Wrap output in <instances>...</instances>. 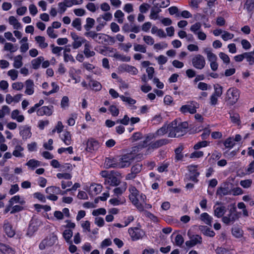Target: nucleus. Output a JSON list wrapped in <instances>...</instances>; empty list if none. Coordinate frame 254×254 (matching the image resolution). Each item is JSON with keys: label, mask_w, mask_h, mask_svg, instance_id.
I'll return each instance as SVG.
<instances>
[{"label": "nucleus", "mask_w": 254, "mask_h": 254, "mask_svg": "<svg viewBox=\"0 0 254 254\" xmlns=\"http://www.w3.org/2000/svg\"><path fill=\"white\" fill-rule=\"evenodd\" d=\"M128 191L129 192V199L139 211L142 212L144 210L145 208H151L150 204L146 203V195L143 193L140 192L134 186L130 185Z\"/></svg>", "instance_id": "nucleus-1"}, {"label": "nucleus", "mask_w": 254, "mask_h": 254, "mask_svg": "<svg viewBox=\"0 0 254 254\" xmlns=\"http://www.w3.org/2000/svg\"><path fill=\"white\" fill-rule=\"evenodd\" d=\"M188 128V123L186 122L180 123L178 125L177 122L173 121L169 125L168 136L170 137H179L186 133Z\"/></svg>", "instance_id": "nucleus-2"}, {"label": "nucleus", "mask_w": 254, "mask_h": 254, "mask_svg": "<svg viewBox=\"0 0 254 254\" xmlns=\"http://www.w3.org/2000/svg\"><path fill=\"white\" fill-rule=\"evenodd\" d=\"M240 91L236 88H230L226 92L225 100L230 105H234L240 97Z\"/></svg>", "instance_id": "nucleus-3"}, {"label": "nucleus", "mask_w": 254, "mask_h": 254, "mask_svg": "<svg viewBox=\"0 0 254 254\" xmlns=\"http://www.w3.org/2000/svg\"><path fill=\"white\" fill-rule=\"evenodd\" d=\"M135 159L134 155L127 153L122 156L119 160L118 168H124L129 167Z\"/></svg>", "instance_id": "nucleus-4"}, {"label": "nucleus", "mask_w": 254, "mask_h": 254, "mask_svg": "<svg viewBox=\"0 0 254 254\" xmlns=\"http://www.w3.org/2000/svg\"><path fill=\"white\" fill-rule=\"evenodd\" d=\"M188 236L190 240L186 242L185 244L187 247L191 248L197 244H200L202 243V237L200 235H192L190 231H188Z\"/></svg>", "instance_id": "nucleus-5"}, {"label": "nucleus", "mask_w": 254, "mask_h": 254, "mask_svg": "<svg viewBox=\"0 0 254 254\" xmlns=\"http://www.w3.org/2000/svg\"><path fill=\"white\" fill-rule=\"evenodd\" d=\"M191 61L193 66L197 69H203L205 67L206 64V61L204 57L200 54L195 55L192 59Z\"/></svg>", "instance_id": "nucleus-6"}, {"label": "nucleus", "mask_w": 254, "mask_h": 254, "mask_svg": "<svg viewBox=\"0 0 254 254\" xmlns=\"http://www.w3.org/2000/svg\"><path fill=\"white\" fill-rule=\"evenodd\" d=\"M58 237L54 234H52L49 237L43 240L39 245V249L44 250L47 247L54 245L57 241Z\"/></svg>", "instance_id": "nucleus-7"}, {"label": "nucleus", "mask_w": 254, "mask_h": 254, "mask_svg": "<svg viewBox=\"0 0 254 254\" xmlns=\"http://www.w3.org/2000/svg\"><path fill=\"white\" fill-rule=\"evenodd\" d=\"M128 232L132 241H137L142 239L145 234L142 230L137 227L130 228L128 229Z\"/></svg>", "instance_id": "nucleus-8"}, {"label": "nucleus", "mask_w": 254, "mask_h": 254, "mask_svg": "<svg viewBox=\"0 0 254 254\" xmlns=\"http://www.w3.org/2000/svg\"><path fill=\"white\" fill-rule=\"evenodd\" d=\"M2 228L4 232L7 237L12 238L15 235V230L9 220L5 219L4 220Z\"/></svg>", "instance_id": "nucleus-9"}, {"label": "nucleus", "mask_w": 254, "mask_h": 254, "mask_svg": "<svg viewBox=\"0 0 254 254\" xmlns=\"http://www.w3.org/2000/svg\"><path fill=\"white\" fill-rule=\"evenodd\" d=\"M168 143V140L167 139H161L150 143L147 150V154H148L150 150L157 149L164 145L167 144Z\"/></svg>", "instance_id": "nucleus-10"}, {"label": "nucleus", "mask_w": 254, "mask_h": 254, "mask_svg": "<svg viewBox=\"0 0 254 254\" xmlns=\"http://www.w3.org/2000/svg\"><path fill=\"white\" fill-rule=\"evenodd\" d=\"M54 107L52 105L43 106L37 110V115L39 116L44 115L50 116L52 115Z\"/></svg>", "instance_id": "nucleus-11"}, {"label": "nucleus", "mask_w": 254, "mask_h": 254, "mask_svg": "<svg viewBox=\"0 0 254 254\" xmlns=\"http://www.w3.org/2000/svg\"><path fill=\"white\" fill-rule=\"evenodd\" d=\"M220 203L217 202L216 204L213 206L214 215L218 218L223 217L224 214L226 212V208L224 206H217L216 205L219 204Z\"/></svg>", "instance_id": "nucleus-12"}, {"label": "nucleus", "mask_w": 254, "mask_h": 254, "mask_svg": "<svg viewBox=\"0 0 254 254\" xmlns=\"http://www.w3.org/2000/svg\"><path fill=\"white\" fill-rule=\"evenodd\" d=\"M100 147V144L98 141L93 138H90L87 142L86 150L89 152L97 150Z\"/></svg>", "instance_id": "nucleus-13"}, {"label": "nucleus", "mask_w": 254, "mask_h": 254, "mask_svg": "<svg viewBox=\"0 0 254 254\" xmlns=\"http://www.w3.org/2000/svg\"><path fill=\"white\" fill-rule=\"evenodd\" d=\"M19 134L22 136L23 139L26 140L31 137L32 133L31 128L27 126L21 127L20 128Z\"/></svg>", "instance_id": "nucleus-14"}, {"label": "nucleus", "mask_w": 254, "mask_h": 254, "mask_svg": "<svg viewBox=\"0 0 254 254\" xmlns=\"http://www.w3.org/2000/svg\"><path fill=\"white\" fill-rule=\"evenodd\" d=\"M238 214L228 213L226 216H223L222 218V222L226 225L233 224L238 219Z\"/></svg>", "instance_id": "nucleus-15"}, {"label": "nucleus", "mask_w": 254, "mask_h": 254, "mask_svg": "<svg viewBox=\"0 0 254 254\" xmlns=\"http://www.w3.org/2000/svg\"><path fill=\"white\" fill-rule=\"evenodd\" d=\"M119 160L114 158H106L105 161V166L107 168H119Z\"/></svg>", "instance_id": "nucleus-16"}, {"label": "nucleus", "mask_w": 254, "mask_h": 254, "mask_svg": "<svg viewBox=\"0 0 254 254\" xmlns=\"http://www.w3.org/2000/svg\"><path fill=\"white\" fill-rule=\"evenodd\" d=\"M25 93L28 95H32L34 92V84L31 79H27L25 82Z\"/></svg>", "instance_id": "nucleus-17"}, {"label": "nucleus", "mask_w": 254, "mask_h": 254, "mask_svg": "<svg viewBox=\"0 0 254 254\" xmlns=\"http://www.w3.org/2000/svg\"><path fill=\"white\" fill-rule=\"evenodd\" d=\"M120 181L117 178V177L110 175L105 179L104 184L105 185L112 186H117L120 184Z\"/></svg>", "instance_id": "nucleus-18"}, {"label": "nucleus", "mask_w": 254, "mask_h": 254, "mask_svg": "<svg viewBox=\"0 0 254 254\" xmlns=\"http://www.w3.org/2000/svg\"><path fill=\"white\" fill-rule=\"evenodd\" d=\"M197 166L195 165H191L189 167L190 171L191 172L189 180L191 181L194 183H197L198 182L197 178L199 175V173L195 171V168Z\"/></svg>", "instance_id": "nucleus-19"}, {"label": "nucleus", "mask_w": 254, "mask_h": 254, "mask_svg": "<svg viewBox=\"0 0 254 254\" xmlns=\"http://www.w3.org/2000/svg\"><path fill=\"white\" fill-rule=\"evenodd\" d=\"M180 111L184 114L190 113L191 114H194L196 112V108L194 104L192 106L190 105H183L180 108Z\"/></svg>", "instance_id": "nucleus-20"}, {"label": "nucleus", "mask_w": 254, "mask_h": 254, "mask_svg": "<svg viewBox=\"0 0 254 254\" xmlns=\"http://www.w3.org/2000/svg\"><path fill=\"white\" fill-rule=\"evenodd\" d=\"M200 219L205 224L211 226L213 218L206 212L202 213L200 214Z\"/></svg>", "instance_id": "nucleus-21"}, {"label": "nucleus", "mask_w": 254, "mask_h": 254, "mask_svg": "<svg viewBox=\"0 0 254 254\" xmlns=\"http://www.w3.org/2000/svg\"><path fill=\"white\" fill-rule=\"evenodd\" d=\"M126 202V199L123 196H115L109 200V202L114 205L117 206L123 204Z\"/></svg>", "instance_id": "nucleus-22"}, {"label": "nucleus", "mask_w": 254, "mask_h": 254, "mask_svg": "<svg viewBox=\"0 0 254 254\" xmlns=\"http://www.w3.org/2000/svg\"><path fill=\"white\" fill-rule=\"evenodd\" d=\"M199 230L205 236L213 237L215 235V232L206 226L200 225Z\"/></svg>", "instance_id": "nucleus-23"}, {"label": "nucleus", "mask_w": 254, "mask_h": 254, "mask_svg": "<svg viewBox=\"0 0 254 254\" xmlns=\"http://www.w3.org/2000/svg\"><path fill=\"white\" fill-rule=\"evenodd\" d=\"M203 51L204 53L206 55L207 60L209 62L217 61V56L212 52L210 48H204Z\"/></svg>", "instance_id": "nucleus-24"}, {"label": "nucleus", "mask_w": 254, "mask_h": 254, "mask_svg": "<svg viewBox=\"0 0 254 254\" xmlns=\"http://www.w3.org/2000/svg\"><path fill=\"white\" fill-rule=\"evenodd\" d=\"M121 67L125 71L132 75H136L138 72V69L135 67L130 65L125 64L122 65Z\"/></svg>", "instance_id": "nucleus-25"}, {"label": "nucleus", "mask_w": 254, "mask_h": 254, "mask_svg": "<svg viewBox=\"0 0 254 254\" xmlns=\"http://www.w3.org/2000/svg\"><path fill=\"white\" fill-rule=\"evenodd\" d=\"M44 60V58L42 56L38 57L37 58H35L31 61V65L32 67L34 69H38L40 65L42 63Z\"/></svg>", "instance_id": "nucleus-26"}, {"label": "nucleus", "mask_w": 254, "mask_h": 254, "mask_svg": "<svg viewBox=\"0 0 254 254\" xmlns=\"http://www.w3.org/2000/svg\"><path fill=\"white\" fill-rule=\"evenodd\" d=\"M88 78H90L88 85L93 90L95 91H100L101 89L102 85L99 82L94 80V79L90 78L89 77H88Z\"/></svg>", "instance_id": "nucleus-27"}, {"label": "nucleus", "mask_w": 254, "mask_h": 254, "mask_svg": "<svg viewBox=\"0 0 254 254\" xmlns=\"http://www.w3.org/2000/svg\"><path fill=\"white\" fill-rule=\"evenodd\" d=\"M91 45L88 42H86L84 45V49L83 51L84 54L87 58L93 57L95 55V53L93 51L90 50Z\"/></svg>", "instance_id": "nucleus-28"}, {"label": "nucleus", "mask_w": 254, "mask_h": 254, "mask_svg": "<svg viewBox=\"0 0 254 254\" xmlns=\"http://www.w3.org/2000/svg\"><path fill=\"white\" fill-rule=\"evenodd\" d=\"M61 138L66 145H69L71 143V136L69 131H64L61 136Z\"/></svg>", "instance_id": "nucleus-29"}, {"label": "nucleus", "mask_w": 254, "mask_h": 254, "mask_svg": "<svg viewBox=\"0 0 254 254\" xmlns=\"http://www.w3.org/2000/svg\"><path fill=\"white\" fill-rule=\"evenodd\" d=\"M45 191L48 194H60L61 192V189L56 186H50L47 187Z\"/></svg>", "instance_id": "nucleus-30"}, {"label": "nucleus", "mask_w": 254, "mask_h": 254, "mask_svg": "<svg viewBox=\"0 0 254 254\" xmlns=\"http://www.w3.org/2000/svg\"><path fill=\"white\" fill-rule=\"evenodd\" d=\"M9 23L13 26L15 29H19L22 28L21 24L18 20L13 16H10L8 18Z\"/></svg>", "instance_id": "nucleus-31"}, {"label": "nucleus", "mask_w": 254, "mask_h": 254, "mask_svg": "<svg viewBox=\"0 0 254 254\" xmlns=\"http://www.w3.org/2000/svg\"><path fill=\"white\" fill-rule=\"evenodd\" d=\"M0 252L2 254H14V251L8 246L0 243Z\"/></svg>", "instance_id": "nucleus-32"}, {"label": "nucleus", "mask_w": 254, "mask_h": 254, "mask_svg": "<svg viewBox=\"0 0 254 254\" xmlns=\"http://www.w3.org/2000/svg\"><path fill=\"white\" fill-rule=\"evenodd\" d=\"M29 168L34 170L37 167L41 165L40 162L35 159H30L25 164Z\"/></svg>", "instance_id": "nucleus-33"}, {"label": "nucleus", "mask_w": 254, "mask_h": 254, "mask_svg": "<svg viewBox=\"0 0 254 254\" xmlns=\"http://www.w3.org/2000/svg\"><path fill=\"white\" fill-rule=\"evenodd\" d=\"M161 9L157 6L156 5L155 6H153L151 9L150 14L149 16L150 19L154 20L158 19V14L161 12Z\"/></svg>", "instance_id": "nucleus-34"}, {"label": "nucleus", "mask_w": 254, "mask_h": 254, "mask_svg": "<svg viewBox=\"0 0 254 254\" xmlns=\"http://www.w3.org/2000/svg\"><path fill=\"white\" fill-rule=\"evenodd\" d=\"M73 232L72 231L69 229L65 230L63 233V236L65 241L69 244H72L71 238L72 237Z\"/></svg>", "instance_id": "nucleus-35"}, {"label": "nucleus", "mask_w": 254, "mask_h": 254, "mask_svg": "<svg viewBox=\"0 0 254 254\" xmlns=\"http://www.w3.org/2000/svg\"><path fill=\"white\" fill-rule=\"evenodd\" d=\"M18 50L17 45H14L11 43L6 42L4 44L3 50L9 51L10 53H14Z\"/></svg>", "instance_id": "nucleus-36"}, {"label": "nucleus", "mask_w": 254, "mask_h": 254, "mask_svg": "<svg viewBox=\"0 0 254 254\" xmlns=\"http://www.w3.org/2000/svg\"><path fill=\"white\" fill-rule=\"evenodd\" d=\"M23 150V147L20 145L17 144L15 146L14 150L12 152V154L16 157H22L23 156L22 153Z\"/></svg>", "instance_id": "nucleus-37"}, {"label": "nucleus", "mask_w": 254, "mask_h": 254, "mask_svg": "<svg viewBox=\"0 0 254 254\" xmlns=\"http://www.w3.org/2000/svg\"><path fill=\"white\" fill-rule=\"evenodd\" d=\"M232 234L235 238H240L243 237L244 232L240 228L235 227L232 229Z\"/></svg>", "instance_id": "nucleus-38"}, {"label": "nucleus", "mask_w": 254, "mask_h": 254, "mask_svg": "<svg viewBox=\"0 0 254 254\" xmlns=\"http://www.w3.org/2000/svg\"><path fill=\"white\" fill-rule=\"evenodd\" d=\"M35 39L41 48L44 49L48 47V44L45 42V38L44 37L37 36L35 37Z\"/></svg>", "instance_id": "nucleus-39"}, {"label": "nucleus", "mask_w": 254, "mask_h": 254, "mask_svg": "<svg viewBox=\"0 0 254 254\" xmlns=\"http://www.w3.org/2000/svg\"><path fill=\"white\" fill-rule=\"evenodd\" d=\"M216 193L221 196L230 194L231 193V190L228 187H221L217 189Z\"/></svg>", "instance_id": "nucleus-40"}, {"label": "nucleus", "mask_w": 254, "mask_h": 254, "mask_svg": "<svg viewBox=\"0 0 254 254\" xmlns=\"http://www.w3.org/2000/svg\"><path fill=\"white\" fill-rule=\"evenodd\" d=\"M22 57L21 55H18L14 58V63L13 66L16 68H20L22 65Z\"/></svg>", "instance_id": "nucleus-41"}, {"label": "nucleus", "mask_w": 254, "mask_h": 254, "mask_svg": "<svg viewBox=\"0 0 254 254\" xmlns=\"http://www.w3.org/2000/svg\"><path fill=\"white\" fill-rule=\"evenodd\" d=\"M113 57L115 58L118 59L119 60L124 62H129L131 59L130 57L127 56L126 55H122L118 53H116L114 55Z\"/></svg>", "instance_id": "nucleus-42"}, {"label": "nucleus", "mask_w": 254, "mask_h": 254, "mask_svg": "<svg viewBox=\"0 0 254 254\" xmlns=\"http://www.w3.org/2000/svg\"><path fill=\"white\" fill-rule=\"evenodd\" d=\"M86 23L84 25V27L87 31H89L93 27L95 24V20L93 18L88 17L86 18Z\"/></svg>", "instance_id": "nucleus-43"}, {"label": "nucleus", "mask_w": 254, "mask_h": 254, "mask_svg": "<svg viewBox=\"0 0 254 254\" xmlns=\"http://www.w3.org/2000/svg\"><path fill=\"white\" fill-rule=\"evenodd\" d=\"M107 35L104 33H99L98 34L96 42L99 44H107V40L106 39Z\"/></svg>", "instance_id": "nucleus-44"}, {"label": "nucleus", "mask_w": 254, "mask_h": 254, "mask_svg": "<svg viewBox=\"0 0 254 254\" xmlns=\"http://www.w3.org/2000/svg\"><path fill=\"white\" fill-rule=\"evenodd\" d=\"M127 184L125 183L124 187H118L114 189L113 192L114 193L115 196H122V194L126 191L127 187Z\"/></svg>", "instance_id": "nucleus-45"}, {"label": "nucleus", "mask_w": 254, "mask_h": 254, "mask_svg": "<svg viewBox=\"0 0 254 254\" xmlns=\"http://www.w3.org/2000/svg\"><path fill=\"white\" fill-rule=\"evenodd\" d=\"M154 4L158 7H166L170 4V1L169 0H155Z\"/></svg>", "instance_id": "nucleus-46"}, {"label": "nucleus", "mask_w": 254, "mask_h": 254, "mask_svg": "<svg viewBox=\"0 0 254 254\" xmlns=\"http://www.w3.org/2000/svg\"><path fill=\"white\" fill-rule=\"evenodd\" d=\"M201 24L200 22H196L190 27V31L194 35L201 30Z\"/></svg>", "instance_id": "nucleus-47"}, {"label": "nucleus", "mask_w": 254, "mask_h": 254, "mask_svg": "<svg viewBox=\"0 0 254 254\" xmlns=\"http://www.w3.org/2000/svg\"><path fill=\"white\" fill-rule=\"evenodd\" d=\"M125 14L121 10H117L114 13V16L117 19L119 23H123Z\"/></svg>", "instance_id": "nucleus-48"}, {"label": "nucleus", "mask_w": 254, "mask_h": 254, "mask_svg": "<svg viewBox=\"0 0 254 254\" xmlns=\"http://www.w3.org/2000/svg\"><path fill=\"white\" fill-rule=\"evenodd\" d=\"M87 42L86 40L83 37H81V39L76 40L73 42L72 45L74 49L79 48L82 44Z\"/></svg>", "instance_id": "nucleus-49"}, {"label": "nucleus", "mask_w": 254, "mask_h": 254, "mask_svg": "<svg viewBox=\"0 0 254 254\" xmlns=\"http://www.w3.org/2000/svg\"><path fill=\"white\" fill-rule=\"evenodd\" d=\"M133 49L135 52H139L142 53L146 52V47L144 45L134 44Z\"/></svg>", "instance_id": "nucleus-50"}, {"label": "nucleus", "mask_w": 254, "mask_h": 254, "mask_svg": "<svg viewBox=\"0 0 254 254\" xmlns=\"http://www.w3.org/2000/svg\"><path fill=\"white\" fill-rule=\"evenodd\" d=\"M244 8L246 9L248 12H251L254 9V0H247Z\"/></svg>", "instance_id": "nucleus-51"}, {"label": "nucleus", "mask_w": 254, "mask_h": 254, "mask_svg": "<svg viewBox=\"0 0 254 254\" xmlns=\"http://www.w3.org/2000/svg\"><path fill=\"white\" fill-rule=\"evenodd\" d=\"M120 98L123 102L127 103L129 105H133L136 103L135 100L130 98V97H126L124 95H121L120 96Z\"/></svg>", "instance_id": "nucleus-52"}, {"label": "nucleus", "mask_w": 254, "mask_h": 254, "mask_svg": "<svg viewBox=\"0 0 254 254\" xmlns=\"http://www.w3.org/2000/svg\"><path fill=\"white\" fill-rule=\"evenodd\" d=\"M214 92L212 94L215 96L220 97L223 93V87L220 85L217 84L214 85Z\"/></svg>", "instance_id": "nucleus-53"}, {"label": "nucleus", "mask_w": 254, "mask_h": 254, "mask_svg": "<svg viewBox=\"0 0 254 254\" xmlns=\"http://www.w3.org/2000/svg\"><path fill=\"white\" fill-rule=\"evenodd\" d=\"M209 142L204 140L202 141H199L197 142L196 144H195L193 146V149L195 150H198L199 149L202 148V147H205L209 145Z\"/></svg>", "instance_id": "nucleus-54"}, {"label": "nucleus", "mask_w": 254, "mask_h": 254, "mask_svg": "<svg viewBox=\"0 0 254 254\" xmlns=\"http://www.w3.org/2000/svg\"><path fill=\"white\" fill-rule=\"evenodd\" d=\"M72 26L78 31L81 30V20L79 18H76L72 22Z\"/></svg>", "instance_id": "nucleus-55"}, {"label": "nucleus", "mask_w": 254, "mask_h": 254, "mask_svg": "<svg viewBox=\"0 0 254 254\" xmlns=\"http://www.w3.org/2000/svg\"><path fill=\"white\" fill-rule=\"evenodd\" d=\"M98 33H96L94 31H86L84 33V35L87 37V38H91L93 39L95 42H96V40L97 39V36H98Z\"/></svg>", "instance_id": "nucleus-56"}, {"label": "nucleus", "mask_w": 254, "mask_h": 254, "mask_svg": "<svg viewBox=\"0 0 254 254\" xmlns=\"http://www.w3.org/2000/svg\"><path fill=\"white\" fill-rule=\"evenodd\" d=\"M10 111L9 107L6 105H3L1 109L0 110V119L3 118L5 115L9 114Z\"/></svg>", "instance_id": "nucleus-57"}, {"label": "nucleus", "mask_w": 254, "mask_h": 254, "mask_svg": "<svg viewBox=\"0 0 254 254\" xmlns=\"http://www.w3.org/2000/svg\"><path fill=\"white\" fill-rule=\"evenodd\" d=\"M245 59H246L250 64L252 65L254 64V57L253 56L252 52L245 53Z\"/></svg>", "instance_id": "nucleus-58"}, {"label": "nucleus", "mask_w": 254, "mask_h": 254, "mask_svg": "<svg viewBox=\"0 0 254 254\" xmlns=\"http://www.w3.org/2000/svg\"><path fill=\"white\" fill-rule=\"evenodd\" d=\"M230 119L232 123L240 125L241 124L240 117L238 114L235 113L230 115Z\"/></svg>", "instance_id": "nucleus-59"}, {"label": "nucleus", "mask_w": 254, "mask_h": 254, "mask_svg": "<svg viewBox=\"0 0 254 254\" xmlns=\"http://www.w3.org/2000/svg\"><path fill=\"white\" fill-rule=\"evenodd\" d=\"M234 36V35L233 34L226 31H223L221 35V38L224 41H226L228 40L232 39Z\"/></svg>", "instance_id": "nucleus-60"}, {"label": "nucleus", "mask_w": 254, "mask_h": 254, "mask_svg": "<svg viewBox=\"0 0 254 254\" xmlns=\"http://www.w3.org/2000/svg\"><path fill=\"white\" fill-rule=\"evenodd\" d=\"M169 125L167 127L166 126H163L162 127L157 130L156 131V134L159 136L163 135L168 131L169 132Z\"/></svg>", "instance_id": "nucleus-61"}, {"label": "nucleus", "mask_w": 254, "mask_h": 254, "mask_svg": "<svg viewBox=\"0 0 254 254\" xmlns=\"http://www.w3.org/2000/svg\"><path fill=\"white\" fill-rule=\"evenodd\" d=\"M234 139L231 137L227 138L224 142V145L226 148H232L235 145Z\"/></svg>", "instance_id": "nucleus-62"}, {"label": "nucleus", "mask_w": 254, "mask_h": 254, "mask_svg": "<svg viewBox=\"0 0 254 254\" xmlns=\"http://www.w3.org/2000/svg\"><path fill=\"white\" fill-rule=\"evenodd\" d=\"M220 58L223 61V63L226 64H229L230 62V60L229 56L223 52H220L219 54Z\"/></svg>", "instance_id": "nucleus-63"}, {"label": "nucleus", "mask_w": 254, "mask_h": 254, "mask_svg": "<svg viewBox=\"0 0 254 254\" xmlns=\"http://www.w3.org/2000/svg\"><path fill=\"white\" fill-rule=\"evenodd\" d=\"M253 183V181L251 179L242 180L240 182V185L244 188L247 189L250 188Z\"/></svg>", "instance_id": "nucleus-64"}]
</instances>
